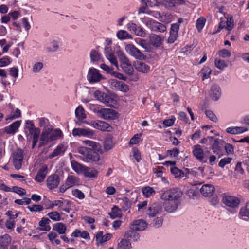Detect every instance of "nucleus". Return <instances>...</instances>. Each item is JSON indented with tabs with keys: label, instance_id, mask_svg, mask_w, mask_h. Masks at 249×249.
<instances>
[{
	"label": "nucleus",
	"instance_id": "bb28decb",
	"mask_svg": "<svg viewBox=\"0 0 249 249\" xmlns=\"http://www.w3.org/2000/svg\"><path fill=\"white\" fill-rule=\"evenodd\" d=\"M134 66L137 71L142 73H147L150 70V67L142 62L136 61L135 62Z\"/></svg>",
	"mask_w": 249,
	"mask_h": 249
},
{
	"label": "nucleus",
	"instance_id": "2f4dec72",
	"mask_svg": "<svg viewBox=\"0 0 249 249\" xmlns=\"http://www.w3.org/2000/svg\"><path fill=\"white\" fill-rule=\"evenodd\" d=\"M248 130V129L244 127H230L226 129L227 133L231 134H237L245 132Z\"/></svg>",
	"mask_w": 249,
	"mask_h": 249
},
{
	"label": "nucleus",
	"instance_id": "a211bd4d",
	"mask_svg": "<svg viewBox=\"0 0 249 249\" xmlns=\"http://www.w3.org/2000/svg\"><path fill=\"white\" fill-rule=\"evenodd\" d=\"M161 211V207L159 203H153L148 208L146 214L150 217H154Z\"/></svg>",
	"mask_w": 249,
	"mask_h": 249
},
{
	"label": "nucleus",
	"instance_id": "a878e982",
	"mask_svg": "<svg viewBox=\"0 0 249 249\" xmlns=\"http://www.w3.org/2000/svg\"><path fill=\"white\" fill-rule=\"evenodd\" d=\"M149 39L151 44L156 48L160 47L162 42L161 36L156 34H151Z\"/></svg>",
	"mask_w": 249,
	"mask_h": 249
},
{
	"label": "nucleus",
	"instance_id": "37998d69",
	"mask_svg": "<svg viewBox=\"0 0 249 249\" xmlns=\"http://www.w3.org/2000/svg\"><path fill=\"white\" fill-rule=\"evenodd\" d=\"M90 58L91 62L98 61L101 59V54L96 50H92L90 53Z\"/></svg>",
	"mask_w": 249,
	"mask_h": 249
},
{
	"label": "nucleus",
	"instance_id": "ddd939ff",
	"mask_svg": "<svg viewBox=\"0 0 249 249\" xmlns=\"http://www.w3.org/2000/svg\"><path fill=\"white\" fill-rule=\"evenodd\" d=\"M221 89L218 85L216 84L212 85L209 95L213 100L218 101L221 96Z\"/></svg>",
	"mask_w": 249,
	"mask_h": 249
},
{
	"label": "nucleus",
	"instance_id": "4468645a",
	"mask_svg": "<svg viewBox=\"0 0 249 249\" xmlns=\"http://www.w3.org/2000/svg\"><path fill=\"white\" fill-rule=\"evenodd\" d=\"M91 125L95 128L102 131H112V127L107 122L102 121H93L91 123Z\"/></svg>",
	"mask_w": 249,
	"mask_h": 249
},
{
	"label": "nucleus",
	"instance_id": "0eeeda50",
	"mask_svg": "<svg viewBox=\"0 0 249 249\" xmlns=\"http://www.w3.org/2000/svg\"><path fill=\"white\" fill-rule=\"evenodd\" d=\"M72 135L75 137H85L92 138L94 135V131L89 128H75L72 130Z\"/></svg>",
	"mask_w": 249,
	"mask_h": 249
},
{
	"label": "nucleus",
	"instance_id": "423d86ee",
	"mask_svg": "<svg viewBox=\"0 0 249 249\" xmlns=\"http://www.w3.org/2000/svg\"><path fill=\"white\" fill-rule=\"evenodd\" d=\"M127 53L138 60H144L145 56L137 47L132 44H127L125 46Z\"/></svg>",
	"mask_w": 249,
	"mask_h": 249
},
{
	"label": "nucleus",
	"instance_id": "7c9ffc66",
	"mask_svg": "<svg viewBox=\"0 0 249 249\" xmlns=\"http://www.w3.org/2000/svg\"><path fill=\"white\" fill-rule=\"evenodd\" d=\"M136 231L132 229L127 231L125 233L124 237L127 239H132L134 241H138L140 239V235Z\"/></svg>",
	"mask_w": 249,
	"mask_h": 249
},
{
	"label": "nucleus",
	"instance_id": "72a5a7b5",
	"mask_svg": "<svg viewBox=\"0 0 249 249\" xmlns=\"http://www.w3.org/2000/svg\"><path fill=\"white\" fill-rule=\"evenodd\" d=\"M66 151V148L63 145H58L55 149H54L52 154L48 156L49 159H52L58 155H61Z\"/></svg>",
	"mask_w": 249,
	"mask_h": 249
},
{
	"label": "nucleus",
	"instance_id": "338daca9",
	"mask_svg": "<svg viewBox=\"0 0 249 249\" xmlns=\"http://www.w3.org/2000/svg\"><path fill=\"white\" fill-rule=\"evenodd\" d=\"M43 64L42 62H36L33 66V71L35 73H37L43 68Z\"/></svg>",
	"mask_w": 249,
	"mask_h": 249
},
{
	"label": "nucleus",
	"instance_id": "4be33fe9",
	"mask_svg": "<svg viewBox=\"0 0 249 249\" xmlns=\"http://www.w3.org/2000/svg\"><path fill=\"white\" fill-rule=\"evenodd\" d=\"M105 53L107 59H108L112 64L118 68V65L117 60L114 56L111 49L109 47H106L105 49Z\"/></svg>",
	"mask_w": 249,
	"mask_h": 249
},
{
	"label": "nucleus",
	"instance_id": "c9c22d12",
	"mask_svg": "<svg viewBox=\"0 0 249 249\" xmlns=\"http://www.w3.org/2000/svg\"><path fill=\"white\" fill-rule=\"evenodd\" d=\"M59 42L56 40H53L50 43V46L46 48V50L48 52H54L58 51L59 49Z\"/></svg>",
	"mask_w": 249,
	"mask_h": 249
},
{
	"label": "nucleus",
	"instance_id": "7ed1b4c3",
	"mask_svg": "<svg viewBox=\"0 0 249 249\" xmlns=\"http://www.w3.org/2000/svg\"><path fill=\"white\" fill-rule=\"evenodd\" d=\"M208 138L213 153L220 158L223 155V142L213 137H208Z\"/></svg>",
	"mask_w": 249,
	"mask_h": 249
},
{
	"label": "nucleus",
	"instance_id": "1a4fd4ad",
	"mask_svg": "<svg viewBox=\"0 0 249 249\" xmlns=\"http://www.w3.org/2000/svg\"><path fill=\"white\" fill-rule=\"evenodd\" d=\"M146 25L151 30L155 32H164L166 30L165 25L152 19L148 20Z\"/></svg>",
	"mask_w": 249,
	"mask_h": 249
},
{
	"label": "nucleus",
	"instance_id": "f03ea898",
	"mask_svg": "<svg viewBox=\"0 0 249 249\" xmlns=\"http://www.w3.org/2000/svg\"><path fill=\"white\" fill-rule=\"evenodd\" d=\"M182 195V191L179 188H175L164 191L160 196V198L163 200L180 201V199Z\"/></svg>",
	"mask_w": 249,
	"mask_h": 249
},
{
	"label": "nucleus",
	"instance_id": "6ab92c4d",
	"mask_svg": "<svg viewBox=\"0 0 249 249\" xmlns=\"http://www.w3.org/2000/svg\"><path fill=\"white\" fill-rule=\"evenodd\" d=\"M147 224L145 221L142 219L136 220L131 225V229L137 231H142L145 229Z\"/></svg>",
	"mask_w": 249,
	"mask_h": 249
},
{
	"label": "nucleus",
	"instance_id": "6e6d98bb",
	"mask_svg": "<svg viewBox=\"0 0 249 249\" xmlns=\"http://www.w3.org/2000/svg\"><path fill=\"white\" fill-rule=\"evenodd\" d=\"M47 215L53 221H57L60 220V215L56 211L49 213H48Z\"/></svg>",
	"mask_w": 249,
	"mask_h": 249
},
{
	"label": "nucleus",
	"instance_id": "0e129e2a",
	"mask_svg": "<svg viewBox=\"0 0 249 249\" xmlns=\"http://www.w3.org/2000/svg\"><path fill=\"white\" fill-rule=\"evenodd\" d=\"M218 55L222 58L230 57L231 55V53L227 49H222L218 52Z\"/></svg>",
	"mask_w": 249,
	"mask_h": 249
},
{
	"label": "nucleus",
	"instance_id": "aec40b11",
	"mask_svg": "<svg viewBox=\"0 0 249 249\" xmlns=\"http://www.w3.org/2000/svg\"><path fill=\"white\" fill-rule=\"evenodd\" d=\"M185 2L183 0H164L160 2V4L164 6L166 8L170 9L178 5L183 4Z\"/></svg>",
	"mask_w": 249,
	"mask_h": 249
},
{
	"label": "nucleus",
	"instance_id": "5701e85b",
	"mask_svg": "<svg viewBox=\"0 0 249 249\" xmlns=\"http://www.w3.org/2000/svg\"><path fill=\"white\" fill-rule=\"evenodd\" d=\"M26 124L30 125V126H29V131L30 134H31L33 136V139H38L40 130L38 128H35L34 127V124L31 121H27L26 122Z\"/></svg>",
	"mask_w": 249,
	"mask_h": 249
},
{
	"label": "nucleus",
	"instance_id": "8fccbe9b",
	"mask_svg": "<svg viewBox=\"0 0 249 249\" xmlns=\"http://www.w3.org/2000/svg\"><path fill=\"white\" fill-rule=\"evenodd\" d=\"M117 55H118V57L119 59V61H120L121 65L129 61L128 58L126 57L125 54L122 51H118Z\"/></svg>",
	"mask_w": 249,
	"mask_h": 249
},
{
	"label": "nucleus",
	"instance_id": "cd10ccee",
	"mask_svg": "<svg viewBox=\"0 0 249 249\" xmlns=\"http://www.w3.org/2000/svg\"><path fill=\"white\" fill-rule=\"evenodd\" d=\"M111 236V234L110 233H107L103 235V231H101L98 232L96 235L97 244L100 243V244H102L109 240L110 239Z\"/></svg>",
	"mask_w": 249,
	"mask_h": 249
},
{
	"label": "nucleus",
	"instance_id": "f3484780",
	"mask_svg": "<svg viewBox=\"0 0 249 249\" xmlns=\"http://www.w3.org/2000/svg\"><path fill=\"white\" fill-rule=\"evenodd\" d=\"M179 29V25L178 23L172 24L170 31V36L168 39V43H173L177 40Z\"/></svg>",
	"mask_w": 249,
	"mask_h": 249
},
{
	"label": "nucleus",
	"instance_id": "b1692460",
	"mask_svg": "<svg viewBox=\"0 0 249 249\" xmlns=\"http://www.w3.org/2000/svg\"><path fill=\"white\" fill-rule=\"evenodd\" d=\"M11 243V237L8 234L0 237V249H8V247Z\"/></svg>",
	"mask_w": 249,
	"mask_h": 249
},
{
	"label": "nucleus",
	"instance_id": "774afa93",
	"mask_svg": "<svg viewBox=\"0 0 249 249\" xmlns=\"http://www.w3.org/2000/svg\"><path fill=\"white\" fill-rule=\"evenodd\" d=\"M129 90V86L124 82L121 81L117 90L126 92Z\"/></svg>",
	"mask_w": 249,
	"mask_h": 249
},
{
	"label": "nucleus",
	"instance_id": "bf43d9fd",
	"mask_svg": "<svg viewBox=\"0 0 249 249\" xmlns=\"http://www.w3.org/2000/svg\"><path fill=\"white\" fill-rule=\"evenodd\" d=\"M163 219L162 217H157L155 218L152 224V226L155 228H159L162 225Z\"/></svg>",
	"mask_w": 249,
	"mask_h": 249
},
{
	"label": "nucleus",
	"instance_id": "f704fd0d",
	"mask_svg": "<svg viewBox=\"0 0 249 249\" xmlns=\"http://www.w3.org/2000/svg\"><path fill=\"white\" fill-rule=\"evenodd\" d=\"M66 186H69L70 188L75 185L79 184V179L73 176H69L66 181Z\"/></svg>",
	"mask_w": 249,
	"mask_h": 249
},
{
	"label": "nucleus",
	"instance_id": "603ef678",
	"mask_svg": "<svg viewBox=\"0 0 249 249\" xmlns=\"http://www.w3.org/2000/svg\"><path fill=\"white\" fill-rule=\"evenodd\" d=\"M171 172L172 174L175 175L176 178L178 177L181 178L184 175L183 172L177 167L171 168Z\"/></svg>",
	"mask_w": 249,
	"mask_h": 249
},
{
	"label": "nucleus",
	"instance_id": "e2e57ef3",
	"mask_svg": "<svg viewBox=\"0 0 249 249\" xmlns=\"http://www.w3.org/2000/svg\"><path fill=\"white\" fill-rule=\"evenodd\" d=\"M134 33L136 35L141 37H144L146 35L145 30L141 26H137Z\"/></svg>",
	"mask_w": 249,
	"mask_h": 249
},
{
	"label": "nucleus",
	"instance_id": "2eb2a0df",
	"mask_svg": "<svg viewBox=\"0 0 249 249\" xmlns=\"http://www.w3.org/2000/svg\"><path fill=\"white\" fill-rule=\"evenodd\" d=\"M163 207L164 210L169 213H174L178 209L180 201L164 200Z\"/></svg>",
	"mask_w": 249,
	"mask_h": 249
},
{
	"label": "nucleus",
	"instance_id": "473e14b6",
	"mask_svg": "<svg viewBox=\"0 0 249 249\" xmlns=\"http://www.w3.org/2000/svg\"><path fill=\"white\" fill-rule=\"evenodd\" d=\"M52 132V128L51 126L44 128L40 136V140L43 142H48L49 141V138H50Z\"/></svg>",
	"mask_w": 249,
	"mask_h": 249
},
{
	"label": "nucleus",
	"instance_id": "5fc2aeb1",
	"mask_svg": "<svg viewBox=\"0 0 249 249\" xmlns=\"http://www.w3.org/2000/svg\"><path fill=\"white\" fill-rule=\"evenodd\" d=\"M138 43L141 47L145 50V51H150V46L146 40L139 38Z\"/></svg>",
	"mask_w": 249,
	"mask_h": 249
},
{
	"label": "nucleus",
	"instance_id": "ea45409f",
	"mask_svg": "<svg viewBox=\"0 0 249 249\" xmlns=\"http://www.w3.org/2000/svg\"><path fill=\"white\" fill-rule=\"evenodd\" d=\"M142 192L146 197H149L155 193L154 189L150 186L143 187L142 189Z\"/></svg>",
	"mask_w": 249,
	"mask_h": 249
},
{
	"label": "nucleus",
	"instance_id": "f8f14e48",
	"mask_svg": "<svg viewBox=\"0 0 249 249\" xmlns=\"http://www.w3.org/2000/svg\"><path fill=\"white\" fill-rule=\"evenodd\" d=\"M60 177L57 174H52L47 178V186L50 189L52 190L56 188L60 183Z\"/></svg>",
	"mask_w": 249,
	"mask_h": 249
},
{
	"label": "nucleus",
	"instance_id": "13d9d810",
	"mask_svg": "<svg viewBox=\"0 0 249 249\" xmlns=\"http://www.w3.org/2000/svg\"><path fill=\"white\" fill-rule=\"evenodd\" d=\"M142 2L146 5V6L149 7H153L160 4V2H158L157 0H142Z\"/></svg>",
	"mask_w": 249,
	"mask_h": 249
},
{
	"label": "nucleus",
	"instance_id": "c756f323",
	"mask_svg": "<svg viewBox=\"0 0 249 249\" xmlns=\"http://www.w3.org/2000/svg\"><path fill=\"white\" fill-rule=\"evenodd\" d=\"M20 124V122L17 121L13 123L9 126L6 127L4 129L5 131L7 134H14L18 129Z\"/></svg>",
	"mask_w": 249,
	"mask_h": 249
},
{
	"label": "nucleus",
	"instance_id": "864d4df0",
	"mask_svg": "<svg viewBox=\"0 0 249 249\" xmlns=\"http://www.w3.org/2000/svg\"><path fill=\"white\" fill-rule=\"evenodd\" d=\"M205 21L206 19L204 18L201 17L197 19L196 26L199 32H201L203 28Z\"/></svg>",
	"mask_w": 249,
	"mask_h": 249
},
{
	"label": "nucleus",
	"instance_id": "680f3d73",
	"mask_svg": "<svg viewBox=\"0 0 249 249\" xmlns=\"http://www.w3.org/2000/svg\"><path fill=\"white\" fill-rule=\"evenodd\" d=\"M27 208L31 212H40L43 210V207L40 205H33L32 206H28Z\"/></svg>",
	"mask_w": 249,
	"mask_h": 249
},
{
	"label": "nucleus",
	"instance_id": "9b49d317",
	"mask_svg": "<svg viewBox=\"0 0 249 249\" xmlns=\"http://www.w3.org/2000/svg\"><path fill=\"white\" fill-rule=\"evenodd\" d=\"M227 21L226 22L222 21L219 23V27L217 32H219L221 29L225 28L228 31H231L233 27V17L231 15H228L226 17Z\"/></svg>",
	"mask_w": 249,
	"mask_h": 249
},
{
	"label": "nucleus",
	"instance_id": "3c124183",
	"mask_svg": "<svg viewBox=\"0 0 249 249\" xmlns=\"http://www.w3.org/2000/svg\"><path fill=\"white\" fill-rule=\"evenodd\" d=\"M118 246L124 249H130L131 248L130 242L126 239H122L118 244Z\"/></svg>",
	"mask_w": 249,
	"mask_h": 249
},
{
	"label": "nucleus",
	"instance_id": "4d7b16f0",
	"mask_svg": "<svg viewBox=\"0 0 249 249\" xmlns=\"http://www.w3.org/2000/svg\"><path fill=\"white\" fill-rule=\"evenodd\" d=\"M214 64L215 67L220 70H223L227 67L225 61L221 59H215Z\"/></svg>",
	"mask_w": 249,
	"mask_h": 249
},
{
	"label": "nucleus",
	"instance_id": "a18cd8bd",
	"mask_svg": "<svg viewBox=\"0 0 249 249\" xmlns=\"http://www.w3.org/2000/svg\"><path fill=\"white\" fill-rule=\"evenodd\" d=\"M114 144L112 142V139L110 138H106L104 142V148L106 151L109 150L113 146Z\"/></svg>",
	"mask_w": 249,
	"mask_h": 249
},
{
	"label": "nucleus",
	"instance_id": "49530a36",
	"mask_svg": "<svg viewBox=\"0 0 249 249\" xmlns=\"http://www.w3.org/2000/svg\"><path fill=\"white\" fill-rule=\"evenodd\" d=\"M104 99L102 100V102L105 104L107 106H111L114 101V100L109 95L106 93H104Z\"/></svg>",
	"mask_w": 249,
	"mask_h": 249
},
{
	"label": "nucleus",
	"instance_id": "4c0bfd02",
	"mask_svg": "<svg viewBox=\"0 0 249 249\" xmlns=\"http://www.w3.org/2000/svg\"><path fill=\"white\" fill-rule=\"evenodd\" d=\"M117 37L121 40H124L126 39H131L132 36L128 34L125 30H121L117 33Z\"/></svg>",
	"mask_w": 249,
	"mask_h": 249
},
{
	"label": "nucleus",
	"instance_id": "dca6fc26",
	"mask_svg": "<svg viewBox=\"0 0 249 249\" xmlns=\"http://www.w3.org/2000/svg\"><path fill=\"white\" fill-rule=\"evenodd\" d=\"M192 153L193 155L200 161L206 163L207 162V160H204V153L203 149L201 146L197 144L194 145L193 147V151Z\"/></svg>",
	"mask_w": 249,
	"mask_h": 249
},
{
	"label": "nucleus",
	"instance_id": "20e7f679",
	"mask_svg": "<svg viewBox=\"0 0 249 249\" xmlns=\"http://www.w3.org/2000/svg\"><path fill=\"white\" fill-rule=\"evenodd\" d=\"M24 151L20 149H18L13 153V165L16 169L19 170L21 168L24 162Z\"/></svg>",
	"mask_w": 249,
	"mask_h": 249
},
{
	"label": "nucleus",
	"instance_id": "c03bdc74",
	"mask_svg": "<svg viewBox=\"0 0 249 249\" xmlns=\"http://www.w3.org/2000/svg\"><path fill=\"white\" fill-rule=\"evenodd\" d=\"M109 214L112 219L119 217L120 216V210L117 207L114 206L112 208L111 212L109 213Z\"/></svg>",
	"mask_w": 249,
	"mask_h": 249
},
{
	"label": "nucleus",
	"instance_id": "58836bf2",
	"mask_svg": "<svg viewBox=\"0 0 249 249\" xmlns=\"http://www.w3.org/2000/svg\"><path fill=\"white\" fill-rule=\"evenodd\" d=\"M83 173L86 177L93 178L97 176L98 171L94 169H91L87 167H85Z\"/></svg>",
	"mask_w": 249,
	"mask_h": 249
},
{
	"label": "nucleus",
	"instance_id": "09e8293b",
	"mask_svg": "<svg viewBox=\"0 0 249 249\" xmlns=\"http://www.w3.org/2000/svg\"><path fill=\"white\" fill-rule=\"evenodd\" d=\"M75 115L79 119H84L86 118V115L84 113V109L82 106H78L75 109Z\"/></svg>",
	"mask_w": 249,
	"mask_h": 249
},
{
	"label": "nucleus",
	"instance_id": "6e6552de",
	"mask_svg": "<svg viewBox=\"0 0 249 249\" xmlns=\"http://www.w3.org/2000/svg\"><path fill=\"white\" fill-rule=\"evenodd\" d=\"M98 116L105 120H113L116 117V111L110 108H102L97 112Z\"/></svg>",
	"mask_w": 249,
	"mask_h": 249
},
{
	"label": "nucleus",
	"instance_id": "9d476101",
	"mask_svg": "<svg viewBox=\"0 0 249 249\" xmlns=\"http://www.w3.org/2000/svg\"><path fill=\"white\" fill-rule=\"evenodd\" d=\"M222 201L226 206L233 208L238 207L240 203V200L238 198L231 196H223Z\"/></svg>",
	"mask_w": 249,
	"mask_h": 249
},
{
	"label": "nucleus",
	"instance_id": "69168bd1",
	"mask_svg": "<svg viewBox=\"0 0 249 249\" xmlns=\"http://www.w3.org/2000/svg\"><path fill=\"white\" fill-rule=\"evenodd\" d=\"M62 135V131L60 129H55L52 133L50 136V140H54L57 138L60 137Z\"/></svg>",
	"mask_w": 249,
	"mask_h": 249
},
{
	"label": "nucleus",
	"instance_id": "de8ad7c7",
	"mask_svg": "<svg viewBox=\"0 0 249 249\" xmlns=\"http://www.w3.org/2000/svg\"><path fill=\"white\" fill-rule=\"evenodd\" d=\"M239 216L240 217L243 216H249V202L246 204L244 207L241 209L239 212Z\"/></svg>",
	"mask_w": 249,
	"mask_h": 249
},
{
	"label": "nucleus",
	"instance_id": "052dcab7",
	"mask_svg": "<svg viewBox=\"0 0 249 249\" xmlns=\"http://www.w3.org/2000/svg\"><path fill=\"white\" fill-rule=\"evenodd\" d=\"M38 120L40 127H43L44 128L47 127H49L48 126L49 123L48 119L45 117L39 118L38 119Z\"/></svg>",
	"mask_w": 249,
	"mask_h": 249
},
{
	"label": "nucleus",
	"instance_id": "a19ab883",
	"mask_svg": "<svg viewBox=\"0 0 249 249\" xmlns=\"http://www.w3.org/2000/svg\"><path fill=\"white\" fill-rule=\"evenodd\" d=\"M121 66L123 69V71L126 73H127L128 74H132L134 70L132 65L131 64L129 61L121 65Z\"/></svg>",
	"mask_w": 249,
	"mask_h": 249
},
{
	"label": "nucleus",
	"instance_id": "f257e3e1",
	"mask_svg": "<svg viewBox=\"0 0 249 249\" xmlns=\"http://www.w3.org/2000/svg\"><path fill=\"white\" fill-rule=\"evenodd\" d=\"M82 143L91 147L81 146L78 148V152L84 156V160L87 162H94L98 165H102L103 161L100 158L98 153V152L102 153L100 144L90 140L83 141Z\"/></svg>",
	"mask_w": 249,
	"mask_h": 249
},
{
	"label": "nucleus",
	"instance_id": "e433bc0d",
	"mask_svg": "<svg viewBox=\"0 0 249 249\" xmlns=\"http://www.w3.org/2000/svg\"><path fill=\"white\" fill-rule=\"evenodd\" d=\"M71 166L72 169L76 172L79 173V172H83L85 168V166H84L75 160L71 161Z\"/></svg>",
	"mask_w": 249,
	"mask_h": 249
},
{
	"label": "nucleus",
	"instance_id": "412c9836",
	"mask_svg": "<svg viewBox=\"0 0 249 249\" xmlns=\"http://www.w3.org/2000/svg\"><path fill=\"white\" fill-rule=\"evenodd\" d=\"M48 173V167L46 165H43L39 169L35 178V180L38 182H42L45 179Z\"/></svg>",
	"mask_w": 249,
	"mask_h": 249
},
{
	"label": "nucleus",
	"instance_id": "c85d7f7f",
	"mask_svg": "<svg viewBox=\"0 0 249 249\" xmlns=\"http://www.w3.org/2000/svg\"><path fill=\"white\" fill-rule=\"evenodd\" d=\"M214 191V187L211 184H205L200 189L201 193L205 196H211Z\"/></svg>",
	"mask_w": 249,
	"mask_h": 249
},
{
	"label": "nucleus",
	"instance_id": "393cba45",
	"mask_svg": "<svg viewBox=\"0 0 249 249\" xmlns=\"http://www.w3.org/2000/svg\"><path fill=\"white\" fill-rule=\"evenodd\" d=\"M50 220L47 217H43L39 222V228L37 229L40 231H48L51 230V227L49 225Z\"/></svg>",
	"mask_w": 249,
	"mask_h": 249
},
{
	"label": "nucleus",
	"instance_id": "39448f33",
	"mask_svg": "<svg viewBox=\"0 0 249 249\" xmlns=\"http://www.w3.org/2000/svg\"><path fill=\"white\" fill-rule=\"evenodd\" d=\"M104 77L99 72V70L94 68H90L87 74V79L90 83L100 82Z\"/></svg>",
	"mask_w": 249,
	"mask_h": 249
},
{
	"label": "nucleus",
	"instance_id": "79ce46f5",
	"mask_svg": "<svg viewBox=\"0 0 249 249\" xmlns=\"http://www.w3.org/2000/svg\"><path fill=\"white\" fill-rule=\"evenodd\" d=\"M53 230H55L60 234H62L65 233L66 227L65 224L62 223H57L54 225Z\"/></svg>",
	"mask_w": 249,
	"mask_h": 249
}]
</instances>
